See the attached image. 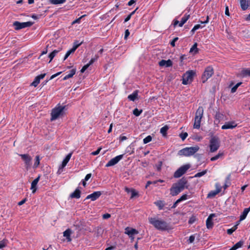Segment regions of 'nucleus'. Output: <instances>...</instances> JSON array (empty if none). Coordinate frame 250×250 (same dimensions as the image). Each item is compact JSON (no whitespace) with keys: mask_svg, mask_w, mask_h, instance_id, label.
<instances>
[{"mask_svg":"<svg viewBox=\"0 0 250 250\" xmlns=\"http://www.w3.org/2000/svg\"><path fill=\"white\" fill-rule=\"evenodd\" d=\"M101 149H102V147H99L97 149V150L91 152V154L92 155H98L100 153V152L101 150Z\"/></svg>","mask_w":250,"mask_h":250,"instance_id":"obj_51","label":"nucleus"},{"mask_svg":"<svg viewBox=\"0 0 250 250\" xmlns=\"http://www.w3.org/2000/svg\"><path fill=\"white\" fill-rule=\"evenodd\" d=\"M214 73L213 68L208 66L207 67L203 74L201 78L202 81L203 83H205L209 78H210Z\"/></svg>","mask_w":250,"mask_h":250,"instance_id":"obj_8","label":"nucleus"},{"mask_svg":"<svg viewBox=\"0 0 250 250\" xmlns=\"http://www.w3.org/2000/svg\"><path fill=\"white\" fill-rule=\"evenodd\" d=\"M81 190L79 189V188H78L70 195V197L71 198L79 199L81 197Z\"/></svg>","mask_w":250,"mask_h":250,"instance_id":"obj_23","label":"nucleus"},{"mask_svg":"<svg viewBox=\"0 0 250 250\" xmlns=\"http://www.w3.org/2000/svg\"><path fill=\"white\" fill-rule=\"evenodd\" d=\"M40 156L39 155H37L35 157V162H34V165H33V167L34 168H37L39 165H40Z\"/></svg>","mask_w":250,"mask_h":250,"instance_id":"obj_36","label":"nucleus"},{"mask_svg":"<svg viewBox=\"0 0 250 250\" xmlns=\"http://www.w3.org/2000/svg\"><path fill=\"white\" fill-rule=\"evenodd\" d=\"M199 148L198 146L185 147L179 150L178 154L180 156H185L186 157L190 156L196 153L199 150Z\"/></svg>","mask_w":250,"mask_h":250,"instance_id":"obj_4","label":"nucleus"},{"mask_svg":"<svg viewBox=\"0 0 250 250\" xmlns=\"http://www.w3.org/2000/svg\"><path fill=\"white\" fill-rule=\"evenodd\" d=\"M123 157V155H119L111 159L105 165L106 167L114 166L117 164Z\"/></svg>","mask_w":250,"mask_h":250,"instance_id":"obj_13","label":"nucleus"},{"mask_svg":"<svg viewBox=\"0 0 250 250\" xmlns=\"http://www.w3.org/2000/svg\"><path fill=\"white\" fill-rule=\"evenodd\" d=\"M6 246V243L4 240L0 241V249L4 248Z\"/></svg>","mask_w":250,"mask_h":250,"instance_id":"obj_52","label":"nucleus"},{"mask_svg":"<svg viewBox=\"0 0 250 250\" xmlns=\"http://www.w3.org/2000/svg\"><path fill=\"white\" fill-rule=\"evenodd\" d=\"M234 232V229H232L231 228L227 230V233L229 235L231 234Z\"/></svg>","mask_w":250,"mask_h":250,"instance_id":"obj_64","label":"nucleus"},{"mask_svg":"<svg viewBox=\"0 0 250 250\" xmlns=\"http://www.w3.org/2000/svg\"><path fill=\"white\" fill-rule=\"evenodd\" d=\"M33 23L34 22L31 21L20 22L18 21H15L13 22V26L15 27V30H18L27 27H30Z\"/></svg>","mask_w":250,"mask_h":250,"instance_id":"obj_11","label":"nucleus"},{"mask_svg":"<svg viewBox=\"0 0 250 250\" xmlns=\"http://www.w3.org/2000/svg\"><path fill=\"white\" fill-rule=\"evenodd\" d=\"M224 115L220 112L219 111H216L214 116V124H218L220 121L224 118Z\"/></svg>","mask_w":250,"mask_h":250,"instance_id":"obj_18","label":"nucleus"},{"mask_svg":"<svg viewBox=\"0 0 250 250\" xmlns=\"http://www.w3.org/2000/svg\"><path fill=\"white\" fill-rule=\"evenodd\" d=\"M198 49L197 48V43L195 42L190 49L189 52L193 53L194 54L197 53Z\"/></svg>","mask_w":250,"mask_h":250,"instance_id":"obj_31","label":"nucleus"},{"mask_svg":"<svg viewBox=\"0 0 250 250\" xmlns=\"http://www.w3.org/2000/svg\"><path fill=\"white\" fill-rule=\"evenodd\" d=\"M60 51L59 50H54L48 56V57L50 58V61L49 62H50L53 59L56 54Z\"/></svg>","mask_w":250,"mask_h":250,"instance_id":"obj_33","label":"nucleus"},{"mask_svg":"<svg viewBox=\"0 0 250 250\" xmlns=\"http://www.w3.org/2000/svg\"><path fill=\"white\" fill-rule=\"evenodd\" d=\"M130 34V32L129 31V30L128 29H126L125 30V39H127V38H128V37L129 36Z\"/></svg>","mask_w":250,"mask_h":250,"instance_id":"obj_57","label":"nucleus"},{"mask_svg":"<svg viewBox=\"0 0 250 250\" xmlns=\"http://www.w3.org/2000/svg\"><path fill=\"white\" fill-rule=\"evenodd\" d=\"M168 126L167 125H165L160 129V133L163 136H166L167 134V131L168 129Z\"/></svg>","mask_w":250,"mask_h":250,"instance_id":"obj_30","label":"nucleus"},{"mask_svg":"<svg viewBox=\"0 0 250 250\" xmlns=\"http://www.w3.org/2000/svg\"><path fill=\"white\" fill-rule=\"evenodd\" d=\"M89 66V65L87 63L85 65H84L82 68V69L81 70V72L82 73H83L87 68Z\"/></svg>","mask_w":250,"mask_h":250,"instance_id":"obj_54","label":"nucleus"},{"mask_svg":"<svg viewBox=\"0 0 250 250\" xmlns=\"http://www.w3.org/2000/svg\"><path fill=\"white\" fill-rule=\"evenodd\" d=\"M85 15H83L78 19H76L74 21H73V24L76 23H80L81 20L85 16Z\"/></svg>","mask_w":250,"mask_h":250,"instance_id":"obj_55","label":"nucleus"},{"mask_svg":"<svg viewBox=\"0 0 250 250\" xmlns=\"http://www.w3.org/2000/svg\"><path fill=\"white\" fill-rule=\"evenodd\" d=\"M26 198H24L23 200H22L20 202H19L18 203V205L19 206H21V205H23L26 202Z\"/></svg>","mask_w":250,"mask_h":250,"instance_id":"obj_61","label":"nucleus"},{"mask_svg":"<svg viewBox=\"0 0 250 250\" xmlns=\"http://www.w3.org/2000/svg\"><path fill=\"white\" fill-rule=\"evenodd\" d=\"M111 217V215L109 213H105L103 215V218L104 219H107Z\"/></svg>","mask_w":250,"mask_h":250,"instance_id":"obj_56","label":"nucleus"},{"mask_svg":"<svg viewBox=\"0 0 250 250\" xmlns=\"http://www.w3.org/2000/svg\"><path fill=\"white\" fill-rule=\"evenodd\" d=\"M242 84L241 82L238 83L237 84H236L235 85L232 87L231 89V93H234L236 92L237 89L238 87Z\"/></svg>","mask_w":250,"mask_h":250,"instance_id":"obj_42","label":"nucleus"},{"mask_svg":"<svg viewBox=\"0 0 250 250\" xmlns=\"http://www.w3.org/2000/svg\"><path fill=\"white\" fill-rule=\"evenodd\" d=\"M190 15L189 14H186L181 19L180 21L179 26L180 27L183 26V25L186 22V21L188 20Z\"/></svg>","mask_w":250,"mask_h":250,"instance_id":"obj_29","label":"nucleus"},{"mask_svg":"<svg viewBox=\"0 0 250 250\" xmlns=\"http://www.w3.org/2000/svg\"><path fill=\"white\" fill-rule=\"evenodd\" d=\"M250 211V206L248 208H245L241 215L240 216L239 221H241L246 219L248 213Z\"/></svg>","mask_w":250,"mask_h":250,"instance_id":"obj_22","label":"nucleus"},{"mask_svg":"<svg viewBox=\"0 0 250 250\" xmlns=\"http://www.w3.org/2000/svg\"><path fill=\"white\" fill-rule=\"evenodd\" d=\"M136 2V0H130L128 3H127V5L128 6H131L132 4H133L134 3H135Z\"/></svg>","mask_w":250,"mask_h":250,"instance_id":"obj_62","label":"nucleus"},{"mask_svg":"<svg viewBox=\"0 0 250 250\" xmlns=\"http://www.w3.org/2000/svg\"><path fill=\"white\" fill-rule=\"evenodd\" d=\"M189 164H186L180 167L174 173V177L179 178L184 174L190 168Z\"/></svg>","mask_w":250,"mask_h":250,"instance_id":"obj_9","label":"nucleus"},{"mask_svg":"<svg viewBox=\"0 0 250 250\" xmlns=\"http://www.w3.org/2000/svg\"><path fill=\"white\" fill-rule=\"evenodd\" d=\"M76 69L75 68H73L72 69H71L70 72H69L68 74H66L64 77V78H63V79L64 80H67L71 77H72L76 73Z\"/></svg>","mask_w":250,"mask_h":250,"instance_id":"obj_28","label":"nucleus"},{"mask_svg":"<svg viewBox=\"0 0 250 250\" xmlns=\"http://www.w3.org/2000/svg\"><path fill=\"white\" fill-rule=\"evenodd\" d=\"M188 136V134L187 132L182 133L180 135V137L183 141L185 140Z\"/></svg>","mask_w":250,"mask_h":250,"instance_id":"obj_48","label":"nucleus"},{"mask_svg":"<svg viewBox=\"0 0 250 250\" xmlns=\"http://www.w3.org/2000/svg\"><path fill=\"white\" fill-rule=\"evenodd\" d=\"M21 159L24 161L25 167L27 170H29L31 167L32 157L28 154H19Z\"/></svg>","mask_w":250,"mask_h":250,"instance_id":"obj_10","label":"nucleus"},{"mask_svg":"<svg viewBox=\"0 0 250 250\" xmlns=\"http://www.w3.org/2000/svg\"><path fill=\"white\" fill-rule=\"evenodd\" d=\"M149 223L157 229L161 231L169 230L172 229L171 225L164 220L156 217H149Z\"/></svg>","mask_w":250,"mask_h":250,"instance_id":"obj_2","label":"nucleus"},{"mask_svg":"<svg viewBox=\"0 0 250 250\" xmlns=\"http://www.w3.org/2000/svg\"><path fill=\"white\" fill-rule=\"evenodd\" d=\"M206 226L208 229H211L213 226V223L211 219L207 218L206 220Z\"/></svg>","mask_w":250,"mask_h":250,"instance_id":"obj_34","label":"nucleus"},{"mask_svg":"<svg viewBox=\"0 0 250 250\" xmlns=\"http://www.w3.org/2000/svg\"><path fill=\"white\" fill-rule=\"evenodd\" d=\"M40 179V176L39 175L38 177H37L36 179H35L31 183V189L32 190V192L33 193H35L37 190V186L38 184V183L39 182Z\"/></svg>","mask_w":250,"mask_h":250,"instance_id":"obj_19","label":"nucleus"},{"mask_svg":"<svg viewBox=\"0 0 250 250\" xmlns=\"http://www.w3.org/2000/svg\"><path fill=\"white\" fill-rule=\"evenodd\" d=\"M209 147L210 152H214L218 149L220 147V140L218 137L211 136L209 140Z\"/></svg>","mask_w":250,"mask_h":250,"instance_id":"obj_6","label":"nucleus"},{"mask_svg":"<svg viewBox=\"0 0 250 250\" xmlns=\"http://www.w3.org/2000/svg\"><path fill=\"white\" fill-rule=\"evenodd\" d=\"M98 58V55H95L94 58H92L89 61V63H88L89 65V66L92 64L96 60H97Z\"/></svg>","mask_w":250,"mask_h":250,"instance_id":"obj_46","label":"nucleus"},{"mask_svg":"<svg viewBox=\"0 0 250 250\" xmlns=\"http://www.w3.org/2000/svg\"><path fill=\"white\" fill-rule=\"evenodd\" d=\"M195 240V235H191L189 236V239L188 240V243H192Z\"/></svg>","mask_w":250,"mask_h":250,"instance_id":"obj_50","label":"nucleus"},{"mask_svg":"<svg viewBox=\"0 0 250 250\" xmlns=\"http://www.w3.org/2000/svg\"><path fill=\"white\" fill-rule=\"evenodd\" d=\"M72 154V152H70L66 155V156L63 159L61 166L59 167L58 173H60L62 171V169L66 166V165L70 160Z\"/></svg>","mask_w":250,"mask_h":250,"instance_id":"obj_15","label":"nucleus"},{"mask_svg":"<svg viewBox=\"0 0 250 250\" xmlns=\"http://www.w3.org/2000/svg\"><path fill=\"white\" fill-rule=\"evenodd\" d=\"M82 43H79L78 41L74 42V45L72 48L75 51L77 49V48L80 46Z\"/></svg>","mask_w":250,"mask_h":250,"instance_id":"obj_47","label":"nucleus"},{"mask_svg":"<svg viewBox=\"0 0 250 250\" xmlns=\"http://www.w3.org/2000/svg\"><path fill=\"white\" fill-rule=\"evenodd\" d=\"M74 52H75V51L72 48H71L70 50H68L66 52V54L65 55L63 60H66L71 53H73Z\"/></svg>","mask_w":250,"mask_h":250,"instance_id":"obj_45","label":"nucleus"},{"mask_svg":"<svg viewBox=\"0 0 250 250\" xmlns=\"http://www.w3.org/2000/svg\"><path fill=\"white\" fill-rule=\"evenodd\" d=\"M230 175H229L226 178L225 183L223 186V188H224V189H226L228 187H229L230 185Z\"/></svg>","mask_w":250,"mask_h":250,"instance_id":"obj_35","label":"nucleus"},{"mask_svg":"<svg viewBox=\"0 0 250 250\" xmlns=\"http://www.w3.org/2000/svg\"><path fill=\"white\" fill-rule=\"evenodd\" d=\"M128 99L130 101H135L136 100L139 99L138 95H128Z\"/></svg>","mask_w":250,"mask_h":250,"instance_id":"obj_38","label":"nucleus"},{"mask_svg":"<svg viewBox=\"0 0 250 250\" xmlns=\"http://www.w3.org/2000/svg\"><path fill=\"white\" fill-rule=\"evenodd\" d=\"M138 233V231L135 229L129 227H126L125 229V233L127 234L132 240L134 239V235L137 234Z\"/></svg>","mask_w":250,"mask_h":250,"instance_id":"obj_12","label":"nucleus"},{"mask_svg":"<svg viewBox=\"0 0 250 250\" xmlns=\"http://www.w3.org/2000/svg\"><path fill=\"white\" fill-rule=\"evenodd\" d=\"M131 195L130 198H133L135 196H136L138 195V193L135 191V190L134 189L131 188Z\"/></svg>","mask_w":250,"mask_h":250,"instance_id":"obj_49","label":"nucleus"},{"mask_svg":"<svg viewBox=\"0 0 250 250\" xmlns=\"http://www.w3.org/2000/svg\"><path fill=\"white\" fill-rule=\"evenodd\" d=\"M178 37H175L174 38L173 40L170 42V45L172 46V47H174L175 46V42L178 41Z\"/></svg>","mask_w":250,"mask_h":250,"instance_id":"obj_53","label":"nucleus"},{"mask_svg":"<svg viewBox=\"0 0 250 250\" xmlns=\"http://www.w3.org/2000/svg\"><path fill=\"white\" fill-rule=\"evenodd\" d=\"M66 0H49V2L54 5L62 4L66 1Z\"/></svg>","mask_w":250,"mask_h":250,"instance_id":"obj_32","label":"nucleus"},{"mask_svg":"<svg viewBox=\"0 0 250 250\" xmlns=\"http://www.w3.org/2000/svg\"><path fill=\"white\" fill-rule=\"evenodd\" d=\"M162 165V162H160L159 163V164L156 165V167H157V169L158 171H160L161 169Z\"/></svg>","mask_w":250,"mask_h":250,"instance_id":"obj_59","label":"nucleus"},{"mask_svg":"<svg viewBox=\"0 0 250 250\" xmlns=\"http://www.w3.org/2000/svg\"><path fill=\"white\" fill-rule=\"evenodd\" d=\"M188 186L189 185H188V181L187 178L182 177L176 183L172 184L169 189L170 194L172 196H176L185 188H188Z\"/></svg>","mask_w":250,"mask_h":250,"instance_id":"obj_1","label":"nucleus"},{"mask_svg":"<svg viewBox=\"0 0 250 250\" xmlns=\"http://www.w3.org/2000/svg\"><path fill=\"white\" fill-rule=\"evenodd\" d=\"M241 73L244 76H250V68L244 69L242 70Z\"/></svg>","mask_w":250,"mask_h":250,"instance_id":"obj_40","label":"nucleus"},{"mask_svg":"<svg viewBox=\"0 0 250 250\" xmlns=\"http://www.w3.org/2000/svg\"><path fill=\"white\" fill-rule=\"evenodd\" d=\"M159 64L160 66L170 67L172 65V62L170 60L167 61L162 60L159 62Z\"/></svg>","mask_w":250,"mask_h":250,"instance_id":"obj_20","label":"nucleus"},{"mask_svg":"<svg viewBox=\"0 0 250 250\" xmlns=\"http://www.w3.org/2000/svg\"><path fill=\"white\" fill-rule=\"evenodd\" d=\"M204 108L202 106H199L195 113L193 127L199 129L200 127L201 119L203 118Z\"/></svg>","mask_w":250,"mask_h":250,"instance_id":"obj_5","label":"nucleus"},{"mask_svg":"<svg viewBox=\"0 0 250 250\" xmlns=\"http://www.w3.org/2000/svg\"><path fill=\"white\" fill-rule=\"evenodd\" d=\"M223 155H224V153L223 152H219L216 155H215L214 157H211L210 158V161H215L218 160L221 157H222Z\"/></svg>","mask_w":250,"mask_h":250,"instance_id":"obj_37","label":"nucleus"},{"mask_svg":"<svg viewBox=\"0 0 250 250\" xmlns=\"http://www.w3.org/2000/svg\"><path fill=\"white\" fill-rule=\"evenodd\" d=\"M91 176L92 175L91 173H88L86 174L84 180L86 181H88L91 177Z\"/></svg>","mask_w":250,"mask_h":250,"instance_id":"obj_60","label":"nucleus"},{"mask_svg":"<svg viewBox=\"0 0 250 250\" xmlns=\"http://www.w3.org/2000/svg\"><path fill=\"white\" fill-rule=\"evenodd\" d=\"M154 204L158 208L159 210L164 209V207L166 205V203L163 200H158L155 201Z\"/></svg>","mask_w":250,"mask_h":250,"instance_id":"obj_24","label":"nucleus"},{"mask_svg":"<svg viewBox=\"0 0 250 250\" xmlns=\"http://www.w3.org/2000/svg\"><path fill=\"white\" fill-rule=\"evenodd\" d=\"M196 73L193 70L187 71L183 76L182 83L186 85L192 82Z\"/></svg>","mask_w":250,"mask_h":250,"instance_id":"obj_7","label":"nucleus"},{"mask_svg":"<svg viewBox=\"0 0 250 250\" xmlns=\"http://www.w3.org/2000/svg\"><path fill=\"white\" fill-rule=\"evenodd\" d=\"M221 191V189L220 188H217L215 190L210 191L207 195V198H211L215 197L217 194L220 192Z\"/></svg>","mask_w":250,"mask_h":250,"instance_id":"obj_21","label":"nucleus"},{"mask_svg":"<svg viewBox=\"0 0 250 250\" xmlns=\"http://www.w3.org/2000/svg\"><path fill=\"white\" fill-rule=\"evenodd\" d=\"M126 139H127V137L125 136L121 135L120 136V141H123L126 140Z\"/></svg>","mask_w":250,"mask_h":250,"instance_id":"obj_63","label":"nucleus"},{"mask_svg":"<svg viewBox=\"0 0 250 250\" xmlns=\"http://www.w3.org/2000/svg\"><path fill=\"white\" fill-rule=\"evenodd\" d=\"M66 109L65 105H62L60 104H58L51 110L50 120L51 121H55L60 116H63L64 110Z\"/></svg>","mask_w":250,"mask_h":250,"instance_id":"obj_3","label":"nucleus"},{"mask_svg":"<svg viewBox=\"0 0 250 250\" xmlns=\"http://www.w3.org/2000/svg\"><path fill=\"white\" fill-rule=\"evenodd\" d=\"M101 195H102L101 191H95L93 193L88 195L86 197L85 200L90 199H91V201H94L96 200L97 199H98Z\"/></svg>","mask_w":250,"mask_h":250,"instance_id":"obj_16","label":"nucleus"},{"mask_svg":"<svg viewBox=\"0 0 250 250\" xmlns=\"http://www.w3.org/2000/svg\"><path fill=\"white\" fill-rule=\"evenodd\" d=\"M244 243V241L240 240L236 243L233 247H232L229 250H236L238 249L241 248Z\"/></svg>","mask_w":250,"mask_h":250,"instance_id":"obj_27","label":"nucleus"},{"mask_svg":"<svg viewBox=\"0 0 250 250\" xmlns=\"http://www.w3.org/2000/svg\"><path fill=\"white\" fill-rule=\"evenodd\" d=\"M152 140V137L150 135H148L143 139V143L146 144Z\"/></svg>","mask_w":250,"mask_h":250,"instance_id":"obj_44","label":"nucleus"},{"mask_svg":"<svg viewBox=\"0 0 250 250\" xmlns=\"http://www.w3.org/2000/svg\"><path fill=\"white\" fill-rule=\"evenodd\" d=\"M237 126V124L234 121L226 122L221 127L222 129H234Z\"/></svg>","mask_w":250,"mask_h":250,"instance_id":"obj_14","label":"nucleus"},{"mask_svg":"<svg viewBox=\"0 0 250 250\" xmlns=\"http://www.w3.org/2000/svg\"><path fill=\"white\" fill-rule=\"evenodd\" d=\"M61 73H62V72H58V73H57L52 75L51 76L50 78L48 80H52V79H54L56 77H57L58 75H59Z\"/></svg>","mask_w":250,"mask_h":250,"instance_id":"obj_58","label":"nucleus"},{"mask_svg":"<svg viewBox=\"0 0 250 250\" xmlns=\"http://www.w3.org/2000/svg\"><path fill=\"white\" fill-rule=\"evenodd\" d=\"M71 234V230L69 229H67L63 233V236L66 237L68 242H70L71 241V238L70 237Z\"/></svg>","mask_w":250,"mask_h":250,"instance_id":"obj_26","label":"nucleus"},{"mask_svg":"<svg viewBox=\"0 0 250 250\" xmlns=\"http://www.w3.org/2000/svg\"><path fill=\"white\" fill-rule=\"evenodd\" d=\"M188 199V195L186 194H183L179 199L176 201L177 204H179L180 202L186 200Z\"/></svg>","mask_w":250,"mask_h":250,"instance_id":"obj_41","label":"nucleus"},{"mask_svg":"<svg viewBox=\"0 0 250 250\" xmlns=\"http://www.w3.org/2000/svg\"><path fill=\"white\" fill-rule=\"evenodd\" d=\"M142 110H139L138 108H135L133 111V113L136 116H139L142 112Z\"/></svg>","mask_w":250,"mask_h":250,"instance_id":"obj_43","label":"nucleus"},{"mask_svg":"<svg viewBox=\"0 0 250 250\" xmlns=\"http://www.w3.org/2000/svg\"><path fill=\"white\" fill-rule=\"evenodd\" d=\"M45 75L46 74L43 73L36 76L34 79V81L31 83V85L34 86L35 87L37 86L40 83V80L43 79Z\"/></svg>","mask_w":250,"mask_h":250,"instance_id":"obj_17","label":"nucleus"},{"mask_svg":"<svg viewBox=\"0 0 250 250\" xmlns=\"http://www.w3.org/2000/svg\"><path fill=\"white\" fill-rule=\"evenodd\" d=\"M240 5L243 10H246L249 7L248 0H240Z\"/></svg>","mask_w":250,"mask_h":250,"instance_id":"obj_25","label":"nucleus"},{"mask_svg":"<svg viewBox=\"0 0 250 250\" xmlns=\"http://www.w3.org/2000/svg\"><path fill=\"white\" fill-rule=\"evenodd\" d=\"M207 171H208V170L207 169H205L201 172H198L196 174H195V175L194 176V177H202V176H204V175H205L207 173Z\"/></svg>","mask_w":250,"mask_h":250,"instance_id":"obj_39","label":"nucleus"}]
</instances>
